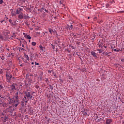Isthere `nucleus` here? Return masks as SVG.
I'll list each match as a JSON object with an SVG mask.
<instances>
[{
	"label": "nucleus",
	"mask_w": 124,
	"mask_h": 124,
	"mask_svg": "<svg viewBox=\"0 0 124 124\" xmlns=\"http://www.w3.org/2000/svg\"><path fill=\"white\" fill-rule=\"evenodd\" d=\"M25 43L27 44V42H25Z\"/></svg>",
	"instance_id": "nucleus-55"
},
{
	"label": "nucleus",
	"mask_w": 124,
	"mask_h": 124,
	"mask_svg": "<svg viewBox=\"0 0 124 124\" xmlns=\"http://www.w3.org/2000/svg\"><path fill=\"white\" fill-rule=\"evenodd\" d=\"M104 120V117H102V118H99L97 119V123H100L101 121H103Z\"/></svg>",
	"instance_id": "nucleus-12"
},
{
	"label": "nucleus",
	"mask_w": 124,
	"mask_h": 124,
	"mask_svg": "<svg viewBox=\"0 0 124 124\" xmlns=\"http://www.w3.org/2000/svg\"><path fill=\"white\" fill-rule=\"evenodd\" d=\"M113 51H115V52H117V53H118V52H120L121 50H120V49H113Z\"/></svg>",
	"instance_id": "nucleus-21"
},
{
	"label": "nucleus",
	"mask_w": 124,
	"mask_h": 124,
	"mask_svg": "<svg viewBox=\"0 0 124 124\" xmlns=\"http://www.w3.org/2000/svg\"><path fill=\"white\" fill-rule=\"evenodd\" d=\"M30 95H31V92H28L25 93V96H26L28 98H29Z\"/></svg>",
	"instance_id": "nucleus-10"
},
{
	"label": "nucleus",
	"mask_w": 124,
	"mask_h": 124,
	"mask_svg": "<svg viewBox=\"0 0 124 124\" xmlns=\"http://www.w3.org/2000/svg\"><path fill=\"white\" fill-rule=\"evenodd\" d=\"M2 95H1V94H0V97H1Z\"/></svg>",
	"instance_id": "nucleus-52"
},
{
	"label": "nucleus",
	"mask_w": 124,
	"mask_h": 124,
	"mask_svg": "<svg viewBox=\"0 0 124 124\" xmlns=\"http://www.w3.org/2000/svg\"><path fill=\"white\" fill-rule=\"evenodd\" d=\"M10 25H11V26H14V24L12 22L10 23Z\"/></svg>",
	"instance_id": "nucleus-37"
},
{
	"label": "nucleus",
	"mask_w": 124,
	"mask_h": 124,
	"mask_svg": "<svg viewBox=\"0 0 124 124\" xmlns=\"http://www.w3.org/2000/svg\"><path fill=\"white\" fill-rule=\"evenodd\" d=\"M11 90L12 91H13L14 90H16V87H15V85H12L11 86Z\"/></svg>",
	"instance_id": "nucleus-13"
},
{
	"label": "nucleus",
	"mask_w": 124,
	"mask_h": 124,
	"mask_svg": "<svg viewBox=\"0 0 124 124\" xmlns=\"http://www.w3.org/2000/svg\"><path fill=\"white\" fill-rule=\"evenodd\" d=\"M7 50H8V51H9V48H7Z\"/></svg>",
	"instance_id": "nucleus-51"
},
{
	"label": "nucleus",
	"mask_w": 124,
	"mask_h": 124,
	"mask_svg": "<svg viewBox=\"0 0 124 124\" xmlns=\"http://www.w3.org/2000/svg\"><path fill=\"white\" fill-rule=\"evenodd\" d=\"M26 15H24L23 13L19 14L18 16L19 19H23L24 18V16H25Z\"/></svg>",
	"instance_id": "nucleus-7"
},
{
	"label": "nucleus",
	"mask_w": 124,
	"mask_h": 124,
	"mask_svg": "<svg viewBox=\"0 0 124 124\" xmlns=\"http://www.w3.org/2000/svg\"><path fill=\"white\" fill-rule=\"evenodd\" d=\"M102 47V44H99V47L101 48Z\"/></svg>",
	"instance_id": "nucleus-29"
},
{
	"label": "nucleus",
	"mask_w": 124,
	"mask_h": 124,
	"mask_svg": "<svg viewBox=\"0 0 124 124\" xmlns=\"http://www.w3.org/2000/svg\"><path fill=\"white\" fill-rule=\"evenodd\" d=\"M12 38H13V36H12Z\"/></svg>",
	"instance_id": "nucleus-53"
},
{
	"label": "nucleus",
	"mask_w": 124,
	"mask_h": 124,
	"mask_svg": "<svg viewBox=\"0 0 124 124\" xmlns=\"http://www.w3.org/2000/svg\"><path fill=\"white\" fill-rule=\"evenodd\" d=\"M49 88L50 89V90H53V86H52L51 85H49Z\"/></svg>",
	"instance_id": "nucleus-26"
},
{
	"label": "nucleus",
	"mask_w": 124,
	"mask_h": 124,
	"mask_svg": "<svg viewBox=\"0 0 124 124\" xmlns=\"http://www.w3.org/2000/svg\"><path fill=\"white\" fill-rule=\"evenodd\" d=\"M31 64H34V62H31Z\"/></svg>",
	"instance_id": "nucleus-45"
},
{
	"label": "nucleus",
	"mask_w": 124,
	"mask_h": 124,
	"mask_svg": "<svg viewBox=\"0 0 124 124\" xmlns=\"http://www.w3.org/2000/svg\"><path fill=\"white\" fill-rule=\"evenodd\" d=\"M95 35L94 34H93L91 35V37L92 38V39H94L95 38Z\"/></svg>",
	"instance_id": "nucleus-16"
},
{
	"label": "nucleus",
	"mask_w": 124,
	"mask_h": 124,
	"mask_svg": "<svg viewBox=\"0 0 124 124\" xmlns=\"http://www.w3.org/2000/svg\"><path fill=\"white\" fill-rule=\"evenodd\" d=\"M23 34H25V33H23Z\"/></svg>",
	"instance_id": "nucleus-57"
},
{
	"label": "nucleus",
	"mask_w": 124,
	"mask_h": 124,
	"mask_svg": "<svg viewBox=\"0 0 124 124\" xmlns=\"http://www.w3.org/2000/svg\"><path fill=\"white\" fill-rule=\"evenodd\" d=\"M8 104H11L13 103V106L17 107L19 105V96H14L13 98H10V97L8 98Z\"/></svg>",
	"instance_id": "nucleus-1"
},
{
	"label": "nucleus",
	"mask_w": 124,
	"mask_h": 124,
	"mask_svg": "<svg viewBox=\"0 0 124 124\" xmlns=\"http://www.w3.org/2000/svg\"><path fill=\"white\" fill-rule=\"evenodd\" d=\"M25 37L27 38V39H31V36H30V35L26 34L25 35Z\"/></svg>",
	"instance_id": "nucleus-11"
},
{
	"label": "nucleus",
	"mask_w": 124,
	"mask_h": 124,
	"mask_svg": "<svg viewBox=\"0 0 124 124\" xmlns=\"http://www.w3.org/2000/svg\"><path fill=\"white\" fill-rule=\"evenodd\" d=\"M7 19H8L7 17L5 18V20H7Z\"/></svg>",
	"instance_id": "nucleus-46"
},
{
	"label": "nucleus",
	"mask_w": 124,
	"mask_h": 124,
	"mask_svg": "<svg viewBox=\"0 0 124 124\" xmlns=\"http://www.w3.org/2000/svg\"><path fill=\"white\" fill-rule=\"evenodd\" d=\"M6 82H8V83H10V81H11V78H12V75L9 73L7 72L6 74Z\"/></svg>",
	"instance_id": "nucleus-2"
},
{
	"label": "nucleus",
	"mask_w": 124,
	"mask_h": 124,
	"mask_svg": "<svg viewBox=\"0 0 124 124\" xmlns=\"http://www.w3.org/2000/svg\"><path fill=\"white\" fill-rule=\"evenodd\" d=\"M104 48H105L106 49V48H107V46H104Z\"/></svg>",
	"instance_id": "nucleus-47"
},
{
	"label": "nucleus",
	"mask_w": 124,
	"mask_h": 124,
	"mask_svg": "<svg viewBox=\"0 0 124 124\" xmlns=\"http://www.w3.org/2000/svg\"><path fill=\"white\" fill-rule=\"evenodd\" d=\"M69 30H70V31H73L74 30V29L73 28V25H71L69 27Z\"/></svg>",
	"instance_id": "nucleus-15"
},
{
	"label": "nucleus",
	"mask_w": 124,
	"mask_h": 124,
	"mask_svg": "<svg viewBox=\"0 0 124 124\" xmlns=\"http://www.w3.org/2000/svg\"><path fill=\"white\" fill-rule=\"evenodd\" d=\"M26 48H28V46H26Z\"/></svg>",
	"instance_id": "nucleus-54"
},
{
	"label": "nucleus",
	"mask_w": 124,
	"mask_h": 124,
	"mask_svg": "<svg viewBox=\"0 0 124 124\" xmlns=\"http://www.w3.org/2000/svg\"><path fill=\"white\" fill-rule=\"evenodd\" d=\"M0 23H2L3 22H5V20H2L0 21Z\"/></svg>",
	"instance_id": "nucleus-36"
},
{
	"label": "nucleus",
	"mask_w": 124,
	"mask_h": 124,
	"mask_svg": "<svg viewBox=\"0 0 124 124\" xmlns=\"http://www.w3.org/2000/svg\"><path fill=\"white\" fill-rule=\"evenodd\" d=\"M35 65H39V63H37L36 62H35Z\"/></svg>",
	"instance_id": "nucleus-34"
},
{
	"label": "nucleus",
	"mask_w": 124,
	"mask_h": 124,
	"mask_svg": "<svg viewBox=\"0 0 124 124\" xmlns=\"http://www.w3.org/2000/svg\"><path fill=\"white\" fill-rule=\"evenodd\" d=\"M27 103H28V100H25V99H23L21 101L22 106H25V105H27Z\"/></svg>",
	"instance_id": "nucleus-6"
},
{
	"label": "nucleus",
	"mask_w": 124,
	"mask_h": 124,
	"mask_svg": "<svg viewBox=\"0 0 124 124\" xmlns=\"http://www.w3.org/2000/svg\"><path fill=\"white\" fill-rule=\"evenodd\" d=\"M31 45L33 46H35V45H36V43L34 42H32L31 43Z\"/></svg>",
	"instance_id": "nucleus-20"
},
{
	"label": "nucleus",
	"mask_w": 124,
	"mask_h": 124,
	"mask_svg": "<svg viewBox=\"0 0 124 124\" xmlns=\"http://www.w3.org/2000/svg\"><path fill=\"white\" fill-rule=\"evenodd\" d=\"M106 7H107V8H108L109 7V5H108V4H107L106 5Z\"/></svg>",
	"instance_id": "nucleus-27"
},
{
	"label": "nucleus",
	"mask_w": 124,
	"mask_h": 124,
	"mask_svg": "<svg viewBox=\"0 0 124 124\" xmlns=\"http://www.w3.org/2000/svg\"><path fill=\"white\" fill-rule=\"evenodd\" d=\"M51 46L52 47V49H53V50L55 49V46H54V45L51 44Z\"/></svg>",
	"instance_id": "nucleus-25"
},
{
	"label": "nucleus",
	"mask_w": 124,
	"mask_h": 124,
	"mask_svg": "<svg viewBox=\"0 0 124 124\" xmlns=\"http://www.w3.org/2000/svg\"><path fill=\"white\" fill-rule=\"evenodd\" d=\"M8 109H10L9 111L10 112H12L13 111H14V110H16V107H15V106H13H13H10L9 108H8Z\"/></svg>",
	"instance_id": "nucleus-5"
},
{
	"label": "nucleus",
	"mask_w": 124,
	"mask_h": 124,
	"mask_svg": "<svg viewBox=\"0 0 124 124\" xmlns=\"http://www.w3.org/2000/svg\"><path fill=\"white\" fill-rule=\"evenodd\" d=\"M112 123V119H106V124H111V123Z\"/></svg>",
	"instance_id": "nucleus-8"
},
{
	"label": "nucleus",
	"mask_w": 124,
	"mask_h": 124,
	"mask_svg": "<svg viewBox=\"0 0 124 124\" xmlns=\"http://www.w3.org/2000/svg\"><path fill=\"white\" fill-rule=\"evenodd\" d=\"M2 102L1 101V100H0V104H2Z\"/></svg>",
	"instance_id": "nucleus-40"
},
{
	"label": "nucleus",
	"mask_w": 124,
	"mask_h": 124,
	"mask_svg": "<svg viewBox=\"0 0 124 124\" xmlns=\"http://www.w3.org/2000/svg\"><path fill=\"white\" fill-rule=\"evenodd\" d=\"M3 72L2 70L0 71V74H2Z\"/></svg>",
	"instance_id": "nucleus-38"
},
{
	"label": "nucleus",
	"mask_w": 124,
	"mask_h": 124,
	"mask_svg": "<svg viewBox=\"0 0 124 124\" xmlns=\"http://www.w3.org/2000/svg\"><path fill=\"white\" fill-rule=\"evenodd\" d=\"M39 48H40V51H44V47H43L42 46H41V45H40L39 46Z\"/></svg>",
	"instance_id": "nucleus-14"
},
{
	"label": "nucleus",
	"mask_w": 124,
	"mask_h": 124,
	"mask_svg": "<svg viewBox=\"0 0 124 124\" xmlns=\"http://www.w3.org/2000/svg\"><path fill=\"white\" fill-rule=\"evenodd\" d=\"M2 89H3V86H2V85H0V90H2Z\"/></svg>",
	"instance_id": "nucleus-24"
},
{
	"label": "nucleus",
	"mask_w": 124,
	"mask_h": 124,
	"mask_svg": "<svg viewBox=\"0 0 124 124\" xmlns=\"http://www.w3.org/2000/svg\"><path fill=\"white\" fill-rule=\"evenodd\" d=\"M4 96H3V95H2V96H1V98H4Z\"/></svg>",
	"instance_id": "nucleus-39"
},
{
	"label": "nucleus",
	"mask_w": 124,
	"mask_h": 124,
	"mask_svg": "<svg viewBox=\"0 0 124 124\" xmlns=\"http://www.w3.org/2000/svg\"><path fill=\"white\" fill-rule=\"evenodd\" d=\"M31 42V41L30 40H29V42Z\"/></svg>",
	"instance_id": "nucleus-56"
},
{
	"label": "nucleus",
	"mask_w": 124,
	"mask_h": 124,
	"mask_svg": "<svg viewBox=\"0 0 124 124\" xmlns=\"http://www.w3.org/2000/svg\"><path fill=\"white\" fill-rule=\"evenodd\" d=\"M96 119H98V116H96Z\"/></svg>",
	"instance_id": "nucleus-49"
},
{
	"label": "nucleus",
	"mask_w": 124,
	"mask_h": 124,
	"mask_svg": "<svg viewBox=\"0 0 124 124\" xmlns=\"http://www.w3.org/2000/svg\"><path fill=\"white\" fill-rule=\"evenodd\" d=\"M16 96H19V95H18V92H17V93H16Z\"/></svg>",
	"instance_id": "nucleus-28"
},
{
	"label": "nucleus",
	"mask_w": 124,
	"mask_h": 124,
	"mask_svg": "<svg viewBox=\"0 0 124 124\" xmlns=\"http://www.w3.org/2000/svg\"><path fill=\"white\" fill-rule=\"evenodd\" d=\"M97 51H99V54H101V53H102V49H97Z\"/></svg>",
	"instance_id": "nucleus-19"
},
{
	"label": "nucleus",
	"mask_w": 124,
	"mask_h": 124,
	"mask_svg": "<svg viewBox=\"0 0 124 124\" xmlns=\"http://www.w3.org/2000/svg\"><path fill=\"white\" fill-rule=\"evenodd\" d=\"M91 55L94 57V58H97V56H96V54L95 53L94 51H91Z\"/></svg>",
	"instance_id": "nucleus-9"
},
{
	"label": "nucleus",
	"mask_w": 124,
	"mask_h": 124,
	"mask_svg": "<svg viewBox=\"0 0 124 124\" xmlns=\"http://www.w3.org/2000/svg\"><path fill=\"white\" fill-rule=\"evenodd\" d=\"M45 11L46 12H48V10H47L46 9H45Z\"/></svg>",
	"instance_id": "nucleus-41"
},
{
	"label": "nucleus",
	"mask_w": 124,
	"mask_h": 124,
	"mask_svg": "<svg viewBox=\"0 0 124 124\" xmlns=\"http://www.w3.org/2000/svg\"><path fill=\"white\" fill-rule=\"evenodd\" d=\"M20 66H21V67H22L23 64H21V65H20Z\"/></svg>",
	"instance_id": "nucleus-48"
},
{
	"label": "nucleus",
	"mask_w": 124,
	"mask_h": 124,
	"mask_svg": "<svg viewBox=\"0 0 124 124\" xmlns=\"http://www.w3.org/2000/svg\"><path fill=\"white\" fill-rule=\"evenodd\" d=\"M48 31L50 32V34H53V33H55V34H57V31L55 29H52L51 28H48Z\"/></svg>",
	"instance_id": "nucleus-3"
},
{
	"label": "nucleus",
	"mask_w": 124,
	"mask_h": 124,
	"mask_svg": "<svg viewBox=\"0 0 124 124\" xmlns=\"http://www.w3.org/2000/svg\"><path fill=\"white\" fill-rule=\"evenodd\" d=\"M84 115L85 116H89V114H88V113H87V112H84Z\"/></svg>",
	"instance_id": "nucleus-22"
},
{
	"label": "nucleus",
	"mask_w": 124,
	"mask_h": 124,
	"mask_svg": "<svg viewBox=\"0 0 124 124\" xmlns=\"http://www.w3.org/2000/svg\"><path fill=\"white\" fill-rule=\"evenodd\" d=\"M9 22L10 24H11V23L12 22V20L9 19Z\"/></svg>",
	"instance_id": "nucleus-33"
},
{
	"label": "nucleus",
	"mask_w": 124,
	"mask_h": 124,
	"mask_svg": "<svg viewBox=\"0 0 124 124\" xmlns=\"http://www.w3.org/2000/svg\"><path fill=\"white\" fill-rule=\"evenodd\" d=\"M3 3V0H0V4H2Z\"/></svg>",
	"instance_id": "nucleus-23"
},
{
	"label": "nucleus",
	"mask_w": 124,
	"mask_h": 124,
	"mask_svg": "<svg viewBox=\"0 0 124 124\" xmlns=\"http://www.w3.org/2000/svg\"><path fill=\"white\" fill-rule=\"evenodd\" d=\"M106 55H109V53H108L106 52Z\"/></svg>",
	"instance_id": "nucleus-43"
},
{
	"label": "nucleus",
	"mask_w": 124,
	"mask_h": 124,
	"mask_svg": "<svg viewBox=\"0 0 124 124\" xmlns=\"http://www.w3.org/2000/svg\"><path fill=\"white\" fill-rule=\"evenodd\" d=\"M26 96H26V95L24 96V98H23V99H25V100H28L27 99V97H26Z\"/></svg>",
	"instance_id": "nucleus-30"
},
{
	"label": "nucleus",
	"mask_w": 124,
	"mask_h": 124,
	"mask_svg": "<svg viewBox=\"0 0 124 124\" xmlns=\"http://www.w3.org/2000/svg\"><path fill=\"white\" fill-rule=\"evenodd\" d=\"M23 11H24V10L23 9V8H19L16 10V14H21V13H23L22 12H23Z\"/></svg>",
	"instance_id": "nucleus-4"
},
{
	"label": "nucleus",
	"mask_w": 124,
	"mask_h": 124,
	"mask_svg": "<svg viewBox=\"0 0 124 124\" xmlns=\"http://www.w3.org/2000/svg\"><path fill=\"white\" fill-rule=\"evenodd\" d=\"M48 73H52V70H48Z\"/></svg>",
	"instance_id": "nucleus-35"
},
{
	"label": "nucleus",
	"mask_w": 124,
	"mask_h": 124,
	"mask_svg": "<svg viewBox=\"0 0 124 124\" xmlns=\"http://www.w3.org/2000/svg\"><path fill=\"white\" fill-rule=\"evenodd\" d=\"M22 47H24V45H22Z\"/></svg>",
	"instance_id": "nucleus-50"
},
{
	"label": "nucleus",
	"mask_w": 124,
	"mask_h": 124,
	"mask_svg": "<svg viewBox=\"0 0 124 124\" xmlns=\"http://www.w3.org/2000/svg\"><path fill=\"white\" fill-rule=\"evenodd\" d=\"M31 50H33V51L34 50V49H33V47H31Z\"/></svg>",
	"instance_id": "nucleus-42"
},
{
	"label": "nucleus",
	"mask_w": 124,
	"mask_h": 124,
	"mask_svg": "<svg viewBox=\"0 0 124 124\" xmlns=\"http://www.w3.org/2000/svg\"><path fill=\"white\" fill-rule=\"evenodd\" d=\"M19 52L20 51H26V50H25V49L23 47H19Z\"/></svg>",
	"instance_id": "nucleus-17"
},
{
	"label": "nucleus",
	"mask_w": 124,
	"mask_h": 124,
	"mask_svg": "<svg viewBox=\"0 0 124 124\" xmlns=\"http://www.w3.org/2000/svg\"><path fill=\"white\" fill-rule=\"evenodd\" d=\"M119 13H124V11H120Z\"/></svg>",
	"instance_id": "nucleus-32"
},
{
	"label": "nucleus",
	"mask_w": 124,
	"mask_h": 124,
	"mask_svg": "<svg viewBox=\"0 0 124 124\" xmlns=\"http://www.w3.org/2000/svg\"><path fill=\"white\" fill-rule=\"evenodd\" d=\"M29 98H30V99H31L32 98V95H30V96L29 97Z\"/></svg>",
	"instance_id": "nucleus-31"
},
{
	"label": "nucleus",
	"mask_w": 124,
	"mask_h": 124,
	"mask_svg": "<svg viewBox=\"0 0 124 124\" xmlns=\"http://www.w3.org/2000/svg\"><path fill=\"white\" fill-rule=\"evenodd\" d=\"M25 58L27 61H29L30 60V58H29V56H28V55H25Z\"/></svg>",
	"instance_id": "nucleus-18"
},
{
	"label": "nucleus",
	"mask_w": 124,
	"mask_h": 124,
	"mask_svg": "<svg viewBox=\"0 0 124 124\" xmlns=\"http://www.w3.org/2000/svg\"><path fill=\"white\" fill-rule=\"evenodd\" d=\"M59 3H60V4H62V1H60V2H59Z\"/></svg>",
	"instance_id": "nucleus-44"
}]
</instances>
